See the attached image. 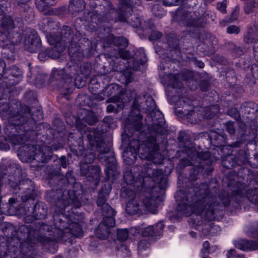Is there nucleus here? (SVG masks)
<instances>
[{"label": "nucleus", "instance_id": "obj_1", "mask_svg": "<svg viewBox=\"0 0 258 258\" xmlns=\"http://www.w3.org/2000/svg\"><path fill=\"white\" fill-rule=\"evenodd\" d=\"M51 172L47 175L48 184L51 189L47 191L46 200L54 208H61V202L65 205V209L73 210L80 208L81 200L84 193L83 184L75 182V177L68 172L66 175Z\"/></svg>", "mask_w": 258, "mask_h": 258}, {"label": "nucleus", "instance_id": "obj_2", "mask_svg": "<svg viewBox=\"0 0 258 258\" xmlns=\"http://www.w3.org/2000/svg\"><path fill=\"white\" fill-rule=\"evenodd\" d=\"M26 123L32 120L34 122L30 128L32 141L41 140L43 145H53L58 137L62 138L68 133L64 122L60 118H54L52 122L53 128L45 122H39L43 119V112L39 106L22 107Z\"/></svg>", "mask_w": 258, "mask_h": 258}, {"label": "nucleus", "instance_id": "obj_3", "mask_svg": "<svg viewBox=\"0 0 258 258\" xmlns=\"http://www.w3.org/2000/svg\"><path fill=\"white\" fill-rule=\"evenodd\" d=\"M62 207L61 208H54L52 216L54 227L51 225H42L40 231L43 232L45 229L48 232V235L53 240V249L57 247V241L63 243L72 244L74 237H80L83 236V231L81 225L77 222H72V214L75 213L74 209H68V214L65 213V205L61 202Z\"/></svg>", "mask_w": 258, "mask_h": 258}, {"label": "nucleus", "instance_id": "obj_4", "mask_svg": "<svg viewBox=\"0 0 258 258\" xmlns=\"http://www.w3.org/2000/svg\"><path fill=\"white\" fill-rule=\"evenodd\" d=\"M110 128V126L102 122L93 131L89 132L87 137L90 146L95 148L98 152L99 160L105 166V180L109 181L111 179L113 182L116 180L119 172L118 171V165L114 153H109L112 144L110 142L105 141L106 134Z\"/></svg>", "mask_w": 258, "mask_h": 258}, {"label": "nucleus", "instance_id": "obj_5", "mask_svg": "<svg viewBox=\"0 0 258 258\" xmlns=\"http://www.w3.org/2000/svg\"><path fill=\"white\" fill-rule=\"evenodd\" d=\"M167 183V179L164 176L162 170L154 169L152 176L139 174L135 177L132 185L138 191L149 190L150 197L144 198L142 203L147 210L155 214L160 203L164 201Z\"/></svg>", "mask_w": 258, "mask_h": 258}, {"label": "nucleus", "instance_id": "obj_6", "mask_svg": "<svg viewBox=\"0 0 258 258\" xmlns=\"http://www.w3.org/2000/svg\"><path fill=\"white\" fill-rule=\"evenodd\" d=\"M90 21L89 15L85 14L82 17L77 18L75 21L74 26L75 33L73 30L68 26L63 25L61 29L59 35L50 34V37H58V43L64 45V48L68 47V54L73 57L80 58L83 56V53L79 51V50L83 49V46L86 45V41L81 42V39H89L84 37L85 35L84 30L93 32L87 29L86 25Z\"/></svg>", "mask_w": 258, "mask_h": 258}, {"label": "nucleus", "instance_id": "obj_7", "mask_svg": "<svg viewBox=\"0 0 258 258\" xmlns=\"http://www.w3.org/2000/svg\"><path fill=\"white\" fill-rule=\"evenodd\" d=\"M21 113L10 115L8 123L4 128L7 137L0 136V150L7 151L10 150L9 144L13 145H21L28 141H32L30 128L34 122L32 120L26 123L25 116L22 109Z\"/></svg>", "mask_w": 258, "mask_h": 258}, {"label": "nucleus", "instance_id": "obj_8", "mask_svg": "<svg viewBox=\"0 0 258 258\" xmlns=\"http://www.w3.org/2000/svg\"><path fill=\"white\" fill-rule=\"evenodd\" d=\"M156 51L161 55L160 69L166 78L164 84L168 88L167 98L169 104L174 105V114L177 116V54L162 53L158 46L156 48Z\"/></svg>", "mask_w": 258, "mask_h": 258}, {"label": "nucleus", "instance_id": "obj_9", "mask_svg": "<svg viewBox=\"0 0 258 258\" xmlns=\"http://www.w3.org/2000/svg\"><path fill=\"white\" fill-rule=\"evenodd\" d=\"M112 189L111 184L104 183L99 191L96 200L98 207H101L103 218L94 231L96 236L100 239H107L111 233L110 229L115 225V211L106 203L107 198Z\"/></svg>", "mask_w": 258, "mask_h": 258}, {"label": "nucleus", "instance_id": "obj_10", "mask_svg": "<svg viewBox=\"0 0 258 258\" xmlns=\"http://www.w3.org/2000/svg\"><path fill=\"white\" fill-rule=\"evenodd\" d=\"M17 151V155L22 162H32L36 160L39 163H47L52 158V152L47 155L43 152V143L41 140L28 141L21 144Z\"/></svg>", "mask_w": 258, "mask_h": 258}, {"label": "nucleus", "instance_id": "obj_11", "mask_svg": "<svg viewBox=\"0 0 258 258\" xmlns=\"http://www.w3.org/2000/svg\"><path fill=\"white\" fill-rule=\"evenodd\" d=\"M12 9L10 0H0V28L8 34L16 33V31L22 33L23 19L15 16Z\"/></svg>", "mask_w": 258, "mask_h": 258}, {"label": "nucleus", "instance_id": "obj_12", "mask_svg": "<svg viewBox=\"0 0 258 258\" xmlns=\"http://www.w3.org/2000/svg\"><path fill=\"white\" fill-rule=\"evenodd\" d=\"M26 175L20 176V178L11 177L9 180V188L13 194H17L22 191L21 200L24 202L32 201L34 204L35 200L38 196V191L33 181L27 177Z\"/></svg>", "mask_w": 258, "mask_h": 258}, {"label": "nucleus", "instance_id": "obj_13", "mask_svg": "<svg viewBox=\"0 0 258 258\" xmlns=\"http://www.w3.org/2000/svg\"><path fill=\"white\" fill-rule=\"evenodd\" d=\"M22 78V71L17 66L14 65L6 69L0 78V100L9 99L11 87L19 83Z\"/></svg>", "mask_w": 258, "mask_h": 258}, {"label": "nucleus", "instance_id": "obj_14", "mask_svg": "<svg viewBox=\"0 0 258 258\" xmlns=\"http://www.w3.org/2000/svg\"><path fill=\"white\" fill-rule=\"evenodd\" d=\"M147 110L150 114L147 115L146 120L150 119L152 124L148 126V130L151 133H156L162 135L168 133V126L166 124L165 119L162 112L157 109L155 100L152 98H148L146 101Z\"/></svg>", "mask_w": 258, "mask_h": 258}, {"label": "nucleus", "instance_id": "obj_15", "mask_svg": "<svg viewBox=\"0 0 258 258\" xmlns=\"http://www.w3.org/2000/svg\"><path fill=\"white\" fill-rule=\"evenodd\" d=\"M38 243L42 244L43 249L51 251L53 249V240L50 238V235L39 236L37 238H31L22 240L18 244L15 243L16 246H11V249L16 254L17 251H19L21 256L30 257L29 253L34 249L35 245Z\"/></svg>", "mask_w": 258, "mask_h": 258}, {"label": "nucleus", "instance_id": "obj_16", "mask_svg": "<svg viewBox=\"0 0 258 258\" xmlns=\"http://www.w3.org/2000/svg\"><path fill=\"white\" fill-rule=\"evenodd\" d=\"M85 41V39H81V41ZM86 45L83 46V49L79 50L83 53V56L80 58L73 57L71 55H69L71 59L68 62L65 69V72L67 73L68 77H71L72 83H73V78L83 72L82 67H80L79 68V63L82 60L84 57L89 58L94 55L96 52L97 45L95 43H93L90 39H86Z\"/></svg>", "mask_w": 258, "mask_h": 258}, {"label": "nucleus", "instance_id": "obj_17", "mask_svg": "<svg viewBox=\"0 0 258 258\" xmlns=\"http://www.w3.org/2000/svg\"><path fill=\"white\" fill-rule=\"evenodd\" d=\"M49 82L56 86L57 90L64 96L73 92V83L71 77H68L64 69L53 68L52 70Z\"/></svg>", "mask_w": 258, "mask_h": 258}, {"label": "nucleus", "instance_id": "obj_18", "mask_svg": "<svg viewBox=\"0 0 258 258\" xmlns=\"http://www.w3.org/2000/svg\"><path fill=\"white\" fill-rule=\"evenodd\" d=\"M42 225H48L43 222L39 221L34 223V225L29 226L25 224L19 226L17 229L15 243L18 244L22 240L33 238H37L39 236H48V232L46 229L43 232L40 231Z\"/></svg>", "mask_w": 258, "mask_h": 258}, {"label": "nucleus", "instance_id": "obj_19", "mask_svg": "<svg viewBox=\"0 0 258 258\" xmlns=\"http://www.w3.org/2000/svg\"><path fill=\"white\" fill-rule=\"evenodd\" d=\"M2 231L5 237L0 235V258L4 255L7 256V251L11 249V246H16L15 238L16 236V227L9 222H5L2 226Z\"/></svg>", "mask_w": 258, "mask_h": 258}, {"label": "nucleus", "instance_id": "obj_20", "mask_svg": "<svg viewBox=\"0 0 258 258\" xmlns=\"http://www.w3.org/2000/svg\"><path fill=\"white\" fill-rule=\"evenodd\" d=\"M247 235L251 237H257V240H247L241 239L237 241L235 246L242 250H254L258 249V224L254 223L252 227L250 228L247 231Z\"/></svg>", "mask_w": 258, "mask_h": 258}, {"label": "nucleus", "instance_id": "obj_21", "mask_svg": "<svg viewBox=\"0 0 258 258\" xmlns=\"http://www.w3.org/2000/svg\"><path fill=\"white\" fill-rule=\"evenodd\" d=\"M82 133L80 134L70 133L68 135V144L71 153L77 157L82 155L84 151Z\"/></svg>", "mask_w": 258, "mask_h": 258}, {"label": "nucleus", "instance_id": "obj_22", "mask_svg": "<svg viewBox=\"0 0 258 258\" xmlns=\"http://www.w3.org/2000/svg\"><path fill=\"white\" fill-rule=\"evenodd\" d=\"M80 173L82 176H86L88 181L93 182L95 186L98 185L101 174V168L99 165H81Z\"/></svg>", "mask_w": 258, "mask_h": 258}, {"label": "nucleus", "instance_id": "obj_23", "mask_svg": "<svg viewBox=\"0 0 258 258\" xmlns=\"http://www.w3.org/2000/svg\"><path fill=\"white\" fill-rule=\"evenodd\" d=\"M25 49L31 53L40 50L42 43L40 37L35 29H31L25 37L24 42Z\"/></svg>", "mask_w": 258, "mask_h": 258}, {"label": "nucleus", "instance_id": "obj_24", "mask_svg": "<svg viewBox=\"0 0 258 258\" xmlns=\"http://www.w3.org/2000/svg\"><path fill=\"white\" fill-rule=\"evenodd\" d=\"M22 40V33L16 31V33L2 31L0 33V46L5 48H10L9 45H17Z\"/></svg>", "mask_w": 258, "mask_h": 258}, {"label": "nucleus", "instance_id": "obj_25", "mask_svg": "<svg viewBox=\"0 0 258 258\" xmlns=\"http://www.w3.org/2000/svg\"><path fill=\"white\" fill-rule=\"evenodd\" d=\"M0 171L3 173V177L4 175H8L7 185L9 186V180L11 177H19L20 176H24L26 175V169L22 168L21 165L18 163L10 161L6 165L4 171Z\"/></svg>", "mask_w": 258, "mask_h": 258}, {"label": "nucleus", "instance_id": "obj_26", "mask_svg": "<svg viewBox=\"0 0 258 258\" xmlns=\"http://www.w3.org/2000/svg\"><path fill=\"white\" fill-rule=\"evenodd\" d=\"M49 43L53 45V48H47V52L48 54V58L52 59H56L58 58L61 53L66 49L64 45L61 46L60 43H58V40H59L58 37H47Z\"/></svg>", "mask_w": 258, "mask_h": 258}, {"label": "nucleus", "instance_id": "obj_27", "mask_svg": "<svg viewBox=\"0 0 258 258\" xmlns=\"http://www.w3.org/2000/svg\"><path fill=\"white\" fill-rule=\"evenodd\" d=\"M167 45L166 50L162 53L177 54V35L176 33L170 32L166 34L165 37Z\"/></svg>", "mask_w": 258, "mask_h": 258}, {"label": "nucleus", "instance_id": "obj_28", "mask_svg": "<svg viewBox=\"0 0 258 258\" xmlns=\"http://www.w3.org/2000/svg\"><path fill=\"white\" fill-rule=\"evenodd\" d=\"M66 122L71 127H75L80 133H86L89 128L88 126L84 123L79 116L72 115L66 118Z\"/></svg>", "mask_w": 258, "mask_h": 258}, {"label": "nucleus", "instance_id": "obj_29", "mask_svg": "<svg viewBox=\"0 0 258 258\" xmlns=\"http://www.w3.org/2000/svg\"><path fill=\"white\" fill-rule=\"evenodd\" d=\"M133 69L137 71L140 69L141 66L144 65L147 61V57L144 50H137L134 54Z\"/></svg>", "mask_w": 258, "mask_h": 258}, {"label": "nucleus", "instance_id": "obj_30", "mask_svg": "<svg viewBox=\"0 0 258 258\" xmlns=\"http://www.w3.org/2000/svg\"><path fill=\"white\" fill-rule=\"evenodd\" d=\"M31 209L32 213L35 214L40 220L44 219L47 215L48 207L42 201H38L35 203Z\"/></svg>", "mask_w": 258, "mask_h": 258}, {"label": "nucleus", "instance_id": "obj_31", "mask_svg": "<svg viewBox=\"0 0 258 258\" xmlns=\"http://www.w3.org/2000/svg\"><path fill=\"white\" fill-rule=\"evenodd\" d=\"M86 3L84 0H70L69 5V12L73 15H77L85 9Z\"/></svg>", "mask_w": 258, "mask_h": 258}, {"label": "nucleus", "instance_id": "obj_32", "mask_svg": "<svg viewBox=\"0 0 258 258\" xmlns=\"http://www.w3.org/2000/svg\"><path fill=\"white\" fill-rule=\"evenodd\" d=\"M120 86L115 83H111L105 88L103 94L107 96H112L109 98V102H117L119 100V97L116 95L119 91Z\"/></svg>", "mask_w": 258, "mask_h": 258}, {"label": "nucleus", "instance_id": "obj_33", "mask_svg": "<svg viewBox=\"0 0 258 258\" xmlns=\"http://www.w3.org/2000/svg\"><path fill=\"white\" fill-rule=\"evenodd\" d=\"M195 74L189 71H185L182 72L180 75V78L185 81L187 86L191 90L197 89L198 83L195 79ZM179 77L178 76V79Z\"/></svg>", "mask_w": 258, "mask_h": 258}, {"label": "nucleus", "instance_id": "obj_34", "mask_svg": "<svg viewBox=\"0 0 258 258\" xmlns=\"http://www.w3.org/2000/svg\"><path fill=\"white\" fill-rule=\"evenodd\" d=\"M147 131L149 135L148 136L146 133H144L145 135H146V139L144 142L152 147V150L158 151L159 149V146L157 143V137L158 136H163V139H164L165 137L169 134V131L168 130V133L166 135H162L156 133H151L148 130V127H147Z\"/></svg>", "mask_w": 258, "mask_h": 258}, {"label": "nucleus", "instance_id": "obj_35", "mask_svg": "<svg viewBox=\"0 0 258 258\" xmlns=\"http://www.w3.org/2000/svg\"><path fill=\"white\" fill-rule=\"evenodd\" d=\"M143 116L140 113H138L136 115H131L127 119V122L128 125H131L134 131L139 133H143L142 131Z\"/></svg>", "mask_w": 258, "mask_h": 258}, {"label": "nucleus", "instance_id": "obj_36", "mask_svg": "<svg viewBox=\"0 0 258 258\" xmlns=\"http://www.w3.org/2000/svg\"><path fill=\"white\" fill-rule=\"evenodd\" d=\"M205 187L204 192L200 191V194L202 195L204 194L202 198V200L199 201L195 204L194 212L196 213L197 214H201L206 208V204L205 203L206 202L207 199H209L208 186L207 185H203Z\"/></svg>", "mask_w": 258, "mask_h": 258}, {"label": "nucleus", "instance_id": "obj_37", "mask_svg": "<svg viewBox=\"0 0 258 258\" xmlns=\"http://www.w3.org/2000/svg\"><path fill=\"white\" fill-rule=\"evenodd\" d=\"M138 155H139L138 152L135 151V149L127 150L126 149L122 155L124 164L126 165L134 164L137 159Z\"/></svg>", "mask_w": 258, "mask_h": 258}, {"label": "nucleus", "instance_id": "obj_38", "mask_svg": "<svg viewBox=\"0 0 258 258\" xmlns=\"http://www.w3.org/2000/svg\"><path fill=\"white\" fill-rule=\"evenodd\" d=\"M157 151H158L152 150V147L144 142L141 143L140 150H138L139 156L142 159H147Z\"/></svg>", "mask_w": 258, "mask_h": 258}, {"label": "nucleus", "instance_id": "obj_39", "mask_svg": "<svg viewBox=\"0 0 258 258\" xmlns=\"http://www.w3.org/2000/svg\"><path fill=\"white\" fill-rule=\"evenodd\" d=\"M79 157H82V161L80 162V166L84 165L85 164L90 165V164H91L95 159L96 154L93 149L91 150H85L84 148L83 154Z\"/></svg>", "mask_w": 258, "mask_h": 258}, {"label": "nucleus", "instance_id": "obj_40", "mask_svg": "<svg viewBox=\"0 0 258 258\" xmlns=\"http://www.w3.org/2000/svg\"><path fill=\"white\" fill-rule=\"evenodd\" d=\"M32 201L24 202L16 206L14 211V214L19 216H25L29 213H30L31 206H28L29 203Z\"/></svg>", "mask_w": 258, "mask_h": 258}, {"label": "nucleus", "instance_id": "obj_41", "mask_svg": "<svg viewBox=\"0 0 258 258\" xmlns=\"http://www.w3.org/2000/svg\"><path fill=\"white\" fill-rule=\"evenodd\" d=\"M125 211L126 213L130 215L138 214L140 211V204L138 201L135 199L128 201L126 204Z\"/></svg>", "mask_w": 258, "mask_h": 258}, {"label": "nucleus", "instance_id": "obj_42", "mask_svg": "<svg viewBox=\"0 0 258 258\" xmlns=\"http://www.w3.org/2000/svg\"><path fill=\"white\" fill-rule=\"evenodd\" d=\"M83 113L84 114L83 120L88 124L93 125L98 122L97 116L92 110L84 109Z\"/></svg>", "mask_w": 258, "mask_h": 258}, {"label": "nucleus", "instance_id": "obj_43", "mask_svg": "<svg viewBox=\"0 0 258 258\" xmlns=\"http://www.w3.org/2000/svg\"><path fill=\"white\" fill-rule=\"evenodd\" d=\"M56 0H35V5L37 9L41 11H45L50 6L55 5Z\"/></svg>", "mask_w": 258, "mask_h": 258}, {"label": "nucleus", "instance_id": "obj_44", "mask_svg": "<svg viewBox=\"0 0 258 258\" xmlns=\"http://www.w3.org/2000/svg\"><path fill=\"white\" fill-rule=\"evenodd\" d=\"M43 21V23L45 25L44 29H46L45 31H51L57 29L59 27V23L53 17H47Z\"/></svg>", "mask_w": 258, "mask_h": 258}, {"label": "nucleus", "instance_id": "obj_45", "mask_svg": "<svg viewBox=\"0 0 258 258\" xmlns=\"http://www.w3.org/2000/svg\"><path fill=\"white\" fill-rule=\"evenodd\" d=\"M18 200L17 198H10L8 200V203H4L2 201V208H0V212L4 213L6 212L5 209L7 210H14L17 205H18Z\"/></svg>", "mask_w": 258, "mask_h": 258}, {"label": "nucleus", "instance_id": "obj_46", "mask_svg": "<svg viewBox=\"0 0 258 258\" xmlns=\"http://www.w3.org/2000/svg\"><path fill=\"white\" fill-rule=\"evenodd\" d=\"M48 75L44 73L37 74L34 78V84L38 88H42L45 84L46 81L49 80Z\"/></svg>", "mask_w": 258, "mask_h": 258}, {"label": "nucleus", "instance_id": "obj_47", "mask_svg": "<svg viewBox=\"0 0 258 258\" xmlns=\"http://www.w3.org/2000/svg\"><path fill=\"white\" fill-rule=\"evenodd\" d=\"M196 116V113L192 110L186 111V112H183L182 110H178V117L186 119L191 123L197 122Z\"/></svg>", "mask_w": 258, "mask_h": 258}, {"label": "nucleus", "instance_id": "obj_48", "mask_svg": "<svg viewBox=\"0 0 258 258\" xmlns=\"http://www.w3.org/2000/svg\"><path fill=\"white\" fill-rule=\"evenodd\" d=\"M248 155L244 151H241L235 159V163L239 166L245 165L246 163L251 164L250 162L248 160Z\"/></svg>", "mask_w": 258, "mask_h": 258}, {"label": "nucleus", "instance_id": "obj_49", "mask_svg": "<svg viewBox=\"0 0 258 258\" xmlns=\"http://www.w3.org/2000/svg\"><path fill=\"white\" fill-rule=\"evenodd\" d=\"M244 10L246 14H249L254 11L255 8L258 7V2H255V0H245Z\"/></svg>", "mask_w": 258, "mask_h": 258}, {"label": "nucleus", "instance_id": "obj_50", "mask_svg": "<svg viewBox=\"0 0 258 258\" xmlns=\"http://www.w3.org/2000/svg\"><path fill=\"white\" fill-rule=\"evenodd\" d=\"M113 46L118 47L119 48H126L128 45V40L123 36L116 37L114 38Z\"/></svg>", "mask_w": 258, "mask_h": 258}, {"label": "nucleus", "instance_id": "obj_51", "mask_svg": "<svg viewBox=\"0 0 258 258\" xmlns=\"http://www.w3.org/2000/svg\"><path fill=\"white\" fill-rule=\"evenodd\" d=\"M81 75H82V72L81 73ZM73 90H74V87L75 86L78 88H83L86 83V78H83L82 77L80 76V73L75 76L73 78Z\"/></svg>", "mask_w": 258, "mask_h": 258}, {"label": "nucleus", "instance_id": "obj_52", "mask_svg": "<svg viewBox=\"0 0 258 258\" xmlns=\"http://www.w3.org/2000/svg\"><path fill=\"white\" fill-rule=\"evenodd\" d=\"M100 59V56L99 55H97L94 60V69L96 71L99 72L100 74H108L109 71L108 70H106V67L104 64L98 62Z\"/></svg>", "mask_w": 258, "mask_h": 258}, {"label": "nucleus", "instance_id": "obj_53", "mask_svg": "<svg viewBox=\"0 0 258 258\" xmlns=\"http://www.w3.org/2000/svg\"><path fill=\"white\" fill-rule=\"evenodd\" d=\"M129 231L125 229H117L116 230V236L118 241H125L128 237Z\"/></svg>", "mask_w": 258, "mask_h": 258}, {"label": "nucleus", "instance_id": "obj_54", "mask_svg": "<svg viewBox=\"0 0 258 258\" xmlns=\"http://www.w3.org/2000/svg\"><path fill=\"white\" fill-rule=\"evenodd\" d=\"M165 220H161L157 222L154 226V231L156 237L162 235L163 229L165 227Z\"/></svg>", "mask_w": 258, "mask_h": 258}, {"label": "nucleus", "instance_id": "obj_55", "mask_svg": "<svg viewBox=\"0 0 258 258\" xmlns=\"http://www.w3.org/2000/svg\"><path fill=\"white\" fill-rule=\"evenodd\" d=\"M134 179L135 175L132 170H126L124 172L123 179L126 184L132 185Z\"/></svg>", "mask_w": 258, "mask_h": 258}, {"label": "nucleus", "instance_id": "obj_56", "mask_svg": "<svg viewBox=\"0 0 258 258\" xmlns=\"http://www.w3.org/2000/svg\"><path fill=\"white\" fill-rule=\"evenodd\" d=\"M244 41L246 43H253V50L258 52V39H254L251 33L249 32L247 35L244 37Z\"/></svg>", "mask_w": 258, "mask_h": 258}, {"label": "nucleus", "instance_id": "obj_57", "mask_svg": "<svg viewBox=\"0 0 258 258\" xmlns=\"http://www.w3.org/2000/svg\"><path fill=\"white\" fill-rule=\"evenodd\" d=\"M57 162L59 163L60 165H59L58 166V167L57 166L56 168H55V169H53L52 170L50 171L49 172L48 175L51 172L55 173L57 171H59L58 172V174H61L60 173V171L61 170V167H62L64 168H66L67 166V159H66V156H62L60 157V158L59 159V162Z\"/></svg>", "mask_w": 258, "mask_h": 258}, {"label": "nucleus", "instance_id": "obj_58", "mask_svg": "<svg viewBox=\"0 0 258 258\" xmlns=\"http://www.w3.org/2000/svg\"><path fill=\"white\" fill-rule=\"evenodd\" d=\"M142 235L143 237H156L155 233L154 231V226L150 225L147 227L145 228L142 231Z\"/></svg>", "mask_w": 258, "mask_h": 258}, {"label": "nucleus", "instance_id": "obj_59", "mask_svg": "<svg viewBox=\"0 0 258 258\" xmlns=\"http://www.w3.org/2000/svg\"><path fill=\"white\" fill-rule=\"evenodd\" d=\"M246 195L248 199L251 202L257 204L258 202L257 192L255 189H249L246 192Z\"/></svg>", "mask_w": 258, "mask_h": 258}, {"label": "nucleus", "instance_id": "obj_60", "mask_svg": "<svg viewBox=\"0 0 258 258\" xmlns=\"http://www.w3.org/2000/svg\"><path fill=\"white\" fill-rule=\"evenodd\" d=\"M141 145V143L139 140L132 139L130 141L126 149L127 150L135 149V151H138V150H140Z\"/></svg>", "mask_w": 258, "mask_h": 258}, {"label": "nucleus", "instance_id": "obj_61", "mask_svg": "<svg viewBox=\"0 0 258 258\" xmlns=\"http://www.w3.org/2000/svg\"><path fill=\"white\" fill-rule=\"evenodd\" d=\"M130 22H127L134 28H138L140 27L141 23L140 19L135 15L131 14L130 16Z\"/></svg>", "mask_w": 258, "mask_h": 258}, {"label": "nucleus", "instance_id": "obj_62", "mask_svg": "<svg viewBox=\"0 0 258 258\" xmlns=\"http://www.w3.org/2000/svg\"><path fill=\"white\" fill-rule=\"evenodd\" d=\"M115 38L113 35H108L105 38H103V46L104 47H109L114 44V38Z\"/></svg>", "mask_w": 258, "mask_h": 258}, {"label": "nucleus", "instance_id": "obj_63", "mask_svg": "<svg viewBox=\"0 0 258 258\" xmlns=\"http://www.w3.org/2000/svg\"><path fill=\"white\" fill-rule=\"evenodd\" d=\"M126 48H119L118 54L120 58L123 59H129L132 57V55L129 50L125 49Z\"/></svg>", "mask_w": 258, "mask_h": 258}, {"label": "nucleus", "instance_id": "obj_64", "mask_svg": "<svg viewBox=\"0 0 258 258\" xmlns=\"http://www.w3.org/2000/svg\"><path fill=\"white\" fill-rule=\"evenodd\" d=\"M23 219L25 223L31 224L33 223L34 221L38 220L39 219L36 217V216H35V214H33L32 213V211L31 212L30 211V213H29L24 216Z\"/></svg>", "mask_w": 258, "mask_h": 258}]
</instances>
